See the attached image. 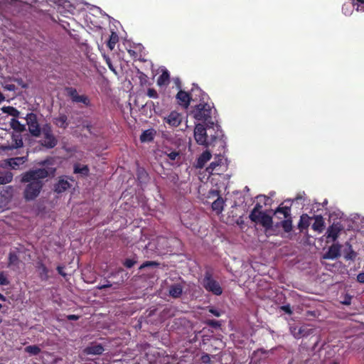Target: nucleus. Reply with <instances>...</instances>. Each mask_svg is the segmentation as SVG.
<instances>
[{
	"mask_svg": "<svg viewBox=\"0 0 364 364\" xmlns=\"http://www.w3.org/2000/svg\"><path fill=\"white\" fill-rule=\"evenodd\" d=\"M38 164L45 167L30 170L22 176V181L28 183L23 191L27 201L33 200L39 196L44 185L43 180L53 176L56 171L55 168L49 166L53 164L51 159L41 161Z\"/></svg>",
	"mask_w": 364,
	"mask_h": 364,
	"instance_id": "nucleus-1",
	"label": "nucleus"
},
{
	"mask_svg": "<svg viewBox=\"0 0 364 364\" xmlns=\"http://www.w3.org/2000/svg\"><path fill=\"white\" fill-rule=\"evenodd\" d=\"M211 112L212 108L208 103V101L202 102L193 106L191 110V114L193 117L198 121L202 122L211 119Z\"/></svg>",
	"mask_w": 364,
	"mask_h": 364,
	"instance_id": "nucleus-2",
	"label": "nucleus"
},
{
	"mask_svg": "<svg viewBox=\"0 0 364 364\" xmlns=\"http://www.w3.org/2000/svg\"><path fill=\"white\" fill-rule=\"evenodd\" d=\"M201 284L207 291L211 292L213 295L220 296L223 294V288L213 278L211 270L205 271Z\"/></svg>",
	"mask_w": 364,
	"mask_h": 364,
	"instance_id": "nucleus-3",
	"label": "nucleus"
},
{
	"mask_svg": "<svg viewBox=\"0 0 364 364\" xmlns=\"http://www.w3.org/2000/svg\"><path fill=\"white\" fill-rule=\"evenodd\" d=\"M41 133L43 139L39 141V144L46 148L53 149L58 144V139L53 133V129L50 124H46L43 126Z\"/></svg>",
	"mask_w": 364,
	"mask_h": 364,
	"instance_id": "nucleus-4",
	"label": "nucleus"
},
{
	"mask_svg": "<svg viewBox=\"0 0 364 364\" xmlns=\"http://www.w3.org/2000/svg\"><path fill=\"white\" fill-rule=\"evenodd\" d=\"M194 137L198 144L208 146L215 140L216 136L211 137L210 139L207 134L206 129L203 124H198L194 129Z\"/></svg>",
	"mask_w": 364,
	"mask_h": 364,
	"instance_id": "nucleus-5",
	"label": "nucleus"
},
{
	"mask_svg": "<svg viewBox=\"0 0 364 364\" xmlns=\"http://www.w3.org/2000/svg\"><path fill=\"white\" fill-rule=\"evenodd\" d=\"M65 91L68 97L70 98L74 103H82L85 107L91 106L90 99L86 95H79L76 88L73 87H65Z\"/></svg>",
	"mask_w": 364,
	"mask_h": 364,
	"instance_id": "nucleus-6",
	"label": "nucleus"
},
{
	"mask_svg": "<svg viewBox=\"0 0 364 364\" xmlns=\"http://www.w3.org/2000/svg\"><path fill=\"white\" fill-rule=\"evenodd\" d=\"M26 124L28 127L30 134L35 137H38L41 134L42 128L38 123V117L33 112L28 113L26 117Z\"/></svg>",
	"mask_w": 364,
	"mask_h": 364,
	"instance_id": "nucleus-7",
	"label": "nucleus"
},
{
	"mask_svg": "<svg viewBox=\"0 0 364 364\" xmlns=\"http://www.w3.org/2000/svg\"><path fill=\"white\" fill-rule=\"evenodd\" d=\"M343 230V226L340 222L333 223L327 228L325 236L326 237V243L331 242H335L339 237L341 232Z\"/></svg>",
	"mask_w": 364,
	"mask_h": 364,
	"instance_id": "nucleus-8",
	"label": "nucleus"
},
{
	"mask_svg": "<svg viewBox=\"0 0 364 364\" xmlns=\"http://www.w3.org/2000/svg\"><path fill=\"white\" fill-rule=\"evenodd\" d=\"M225 165L221 156L215 159L207 167L206 171L210 174H221L225 169Z\"/></svg>",
	"mask_w": 364,
	"mask_h": 364,
	"instance_id": "nucleus-9",
	"label": "nucleus"
},
{
	"mask_svg": "<svg viewBox=\"0 0 364 364\" xmlns=\"http://www.w3.org/2000/svg\"><path fill=\"white\" fill-rule=\"evenodd\" d=\"M164 121L171 127H178L183 121V115L177 111H171Z\"/></svg>",
	"mask_w": 364,
	"mask_h": 364,
	"instance_id": "nucleus-10",
	"label": "nucleus"
},
{
	"mask_svg": "<svg viewBox=\"0 0 364 364\" xmlns=\"http://www.w3.org/2000/svg\"><path fill=\"white\" fill-rule=\"evenodd\" d=\"M190 94L192 96V102H205L209 99L208 95L203 91L198 86L193 85Z\"/></svg>",
	"mask_w": 364,
	"mask_h": 364,
	"instance_id": "nucleus-11",
	"label": "nucleus"
},
{
	"mask_svg": "<svg viewBox=\"0 0 364 364\" xmlns=\"http://www.w3.org/2000/svg\"><path fill=\"white\" fill-rule=\"evenodd\" d=\"M178 104L185 109H187L191 101L192 96L190 92L179 90L176 96Z\"/></svg>",
	"mask_w": 364,
	"mask_h": 364,
	"instance_id": "nucleus-12",
	"label": "nucleus"
},
{
	"mask_svg": "<svg viewBox=\"0 0 364 364\" xmlns=\"http://www.w3.org/2000/svg\"><path fill=\"white\" fill-rule=\"evenodd\" d=\"M341 245L339 243H333L329 247L328 250L323 254V258L325 259H334L341 255Z\"/></svg>",
	"mask_w": 364,
	"mask_h": 364,
	"instance_id": "nucleus-13",
	"label": "nucleus"
},
{
	"mask_svg": "<svg viewBox=\"0 0 364 364\" xmlns=\"http://www.w3.org/2000/svg\"><path fill=\"white\" fill-rule=\"evenodd\" d=\"M255 223H259L266 230H269L272 228L273 221L272 216L266 214L265 213H259L258 219Z\"/></svg>",
	"mask_w": 364,
	"mask_h": 364,
	"instance_id": "nucleus-14",
	"label": "nucleus"
},
{
	"mask_svg": "<svg viewBox=\"0 0 364 364\" xmlns=\"http://www.w3.org/2000/svg\"><path fill=\"white\" fill-rule=\"evenodd\" d=\"M105 348L100 343H92L87 346L83 352L86 355H101L104 352Z\"/></svg>",
	"mask_w": 364,
	"mask_h": 364,
	"instance_id": "nucleus-15",
	"label": "nucleus"
},
{
	"mask_svg": "<svg viewBox=\"0 0 364 364\" xmlns=\"http://www.w3.org/2000/svg\"><path fill=\"white\" fill-rule=\"evenodd\" d=\"M71 185L68 180L64 178H60L58 181L54 185V191L57 193H61L68 190Z\"/></svg>",
	"mask_w": 364,
	"mask_h": 364,
	"instance_id": "nucleus-16",
	"label": "nucleus"
},
{
	"mask_svg": "<svg viewBox=\"0 0 364 364\" xmlns=\"http://www.w3.org/2000/svg\"><path fill=\"white\" fill-rule=\"evenodd\" d=\"M183 293V287L180 284H174L170 286L168 294L170 296L177 299L179 298Z\"/></svg>",
	"mask_w": 364,
	"mask_h": 364,
	"instance_id": "nucleus-17",
	"label": "nucleus"
},
{
	"mask_svg": "<svg viewBox=\"0 0 364 364\" xmlns=\"http://www.w3.org/2000/svg\"><path fill=\"white\" fill-rule=\"evenodd\" d=\"M21 260L15 251H11L9 254L8 267H18Z\"/></svg>",
	"mask_w": 364,
	"mask_h": 364,
	"instance_id": "nucleus-18",
	"label": "nucleus"
},
{
	"mask_svg": "<svg viewBox=\"0 0 364 364\" xmlns=\"http://www.w3.org/2000/svg\"><path fill=\"white\" fill-rule=\"evenodd\" d=\"M324 223L323 218L321 215H316L314 218V223L312 225V229L321 233L323 230Z\"/></svg>",
	"mask_w": 364,
	"mask_h": 364,
	"instance_id": "nucleus-19",
	"label": "nucleus"
},
{
	"mask_svg": "<svg viewBox=\"0 0 364 364\" xmlns=\"http://www.w3.org/2000/svg\"><path fill=\"white\" fill-rule=\"evenodd\" d=\"M54 124L60 128L66 129L69 124L68 117L65 114H60L54 119Z\"/></svg>",
	"mask_w": 364,
	"mask_h": 364,
	"instance_id": "nucleus-20",
	"label": "nucleus"
},
{
	"mask_svg": "<svg viewBox=\"0 0 364 364\" xmlns=\"http://www.w3.org/2000/svg\"><path fill=\"white\" fill-rule=\"evenodd\" d=\"M13 194L14 188L11 186H6L0 191L1 198H4V200H6V203L11 200Z\"/></svg>",
	"mask_w": 364,
	"mask_h": 364,
	"instance_id": "nucleus-21",
	"label": "nucleus"
},
{
	"mask_svg": "<svg viewBox=\"0 0 364 364\" xmlns=\"http://www.w3.org/2000/svg\"><path fill=\"white\" fill-rule=\"evenodd\" d=\"M37 269L40 271L39 275L40 278L43 281H46L48 279V269L46 266L42 262H38L36 266Z\"/></svg>",
	"mask_w": 364,
	"mask_h": 364,
	"instance_id": "nucleus-22",
	"label": "nucleus"
},
{
	"mask_svg": "<svg viewBox=\"0 0 364 364\" xmlns=\"http://www.w3.org/2000/svg\"><path fill=\"white\" fill-rule=\"evenodd\" d=\"M224 200L219 196L213 203L212 209L216 212L217 214H220L223 212L224 208Z\"/></svg>",
	"mask_w": 364,
	"mask_h": 364,
	"instance_id": "nucleus-23",
	"label": "nucleus"
},
{
	"mask_svg": "<svg viewBox=\"0 0 364 364\" xmlns=\"http://www.w3.org/2000/svg\"><path fill=\"white\" fill-rule=\"evenodd\" d=\"M136 176L141 183H146L149 179V174L144 168H138Z\"/></svg>",
	"mask_w": 364,
	"mask_h": 364,
	"instance_id": "nucleus-24",
	"label": "nucleus"
},
{
	"mask_svg": "<svg viewBox=\"0 0 364 364\" xmlns=\"http://www.w3.org/2000/svg\"><path fill=\"white\" fill-rule=\"evenodd\" d=\"M170 81V75L168 70H164L157 79V84L159 86L168 85Z\"/></svg>",
	"mask_w": 364,
	"mask_h": 364,
	"instance_id": "nucleus-25",
	"label": "nucleus"
},
{
	"mask_svg": "<svg viewBox=\"0 0 364 364\" xmlns=\"http://www.w3.org/2000/svg\"><path fill=\"white\" fill-rule=\"evenodd\" d=\"M346 245L348 248L345 250L344 258L346 260H354L356 257V252L353 250L352 245L349 242H346Z\"/></svg>",
	"mask_w": 364,
	"mask_h": 364,
	"instance_id": "nucleus-26",
	"label": "nucleus"
},
{
	"mask_svg": "<svg viewBox=\"0 0 364 364\" xmlns=\"http://www.w3.org/2000/svg\"><path fill=\"white\" fill-rule=\"evenodd\" d=\"M262 208V205L259 203H257L251 211L249 218L251 220V221H256L258 219V215H259V213H263L261 211Z\"/></svg>",
	"mask_w": 364,
	"mask_h": 364,
	"instance_id": "nucleus-27",
	"label": "nucleus"
},
{
	"mask_svg": "<svg viewBox=\"0 0 364 364\" xmlns=\"http://www.w3.org/2000/svg\"><path fill=\"white\" fill-rule=\"evenodd\" d=\"M211 159V154L208 151H205L202 153L198 159V166L203 167L205 164Z\"/></svg>",
	"mask_w": 364,
	"mask_h": 364,
	"instance_id": "nucleus-28",
	"label": "nucleus"
},
{
	"mask_svg": "<svg viewBox=\"0 0 364 364\" xmlns=\"http://www.w3.org/2000/svg\"><path fill=\"white\" fill-rule=\"evenodd\" d=\"M274 214H282L284 218H287L291 216V208L288 206H282L280 205L274 210Z\"/></svg>",
	"mask_w": 364,
	"mask_h": 364,
	"instance_id": "nucleus-29",
	"label": "nucleus"
},
{
	"mask_svg": "<svg viewBox=\"0 0 364 364\" xmlns=\"http://www.w3.org/2000/svg\"><path fill=\"white\" fill-rule=\"evenodd\" d=\"M26 161L25 157H16L10 159L9 161V166L14 168H17L20 165L23 164Z\"/></svg>",
	"mask_w": 364,
	"mask_h": 364,
	"instance_id": "nucleus-30",
	"label": "nucleus"
},
{
	"mask_svg": "<svg viewBox=\"0 0 364 364\" xmlns=\"http://www.w3.org/2000/svg\"><path fill=\"white\" fill-rule=\"evenodd\" d=\"M280 225L285 232H290L292 230L293 227L291 217L290 216L287 218H285V220L280 223Z\"/></svg>",
	"mask_w": 364,
	"mask_h": 364,
	"instance_id": "nucleus-31",
	"label": "nucleus"
},
{
	"mask_svg": "<svg viewBox=\"0 0 364 364\" xmlns=\"http://www.w3.org/2000/svg\"><path fill=\"white\" fill-rule=\"evenodd\" d=\"M203 323L206 326L213 328L215 329H220L222 326L221 321L214 319L205 318Z\"/></svg>",
	"mask_w": 364,
	"mask_h": 364,
	"instance_id": "nucleus-32",
	"label": "nucleus"
},
{
	"mask_svg": "<svg viewBox=\"0 0 364 364\" xmlns=\"http://www.w3.org/2000/svg\"><path fill=\"white\" fill-rule=\"evenodd\" d=\"M13 179V174L10 171L0 173V184H6L10 183Z\"/></svg>",
	"mask_w": 364,
	"mask_h": 364,
	"instance_id": "nucleus-33",
	"label": "nucleus"
},
{
	"mask_svg": "<svg viewBox=\"0 0 364 364\" xmlns=\"http://www.w3.org/2000/svg\"><path fill=\"white\" fill-rule=\"evenodd\" d=\"M1 109L4 113L12 116L14 117H18L20 113L16 108L11 106L3 107Z\"/></svg>",
	"mask_w": 364,
	"mask_h": 364,
	"instance_id": "nucleus-34",
	"label": "nucleus"
},
{
	"mask_svg": "<svg viewBox=\"0 0 364 364\" xmlns=\"http://www.w3.org/2000/svg\"><path fill=\"white\" fill-rule=\"evenodd\" d=\"M118 41H119V37H118L117 34L114 32H112L111 36L109 38L107 43V47L111 50H112L114 48L115 45L118 42Z\"/></svg>",
	"mask_w": 364,
	"mask_h": 364,
	"instance_id": "nucleus-35",
	"label": "nucleus"
},
{
	"mask_svg": "<svg viewBox=\"0 0 364 364\" xmlns=\"http://www.w3.org/2000/svg\"><path fill=\"white\" fill-rule=\"evenodd\" d=\"M154 139L153 131L148 129L142 132L140 136V140L141 142L151 141Z\"/></svg>",
	"mask_w": 364,
	"mask_h": 364,
	"instance_id": "nucleus-36",
	"label": "nucleus"
},
{
	"mask_svg": "<svg viewBox=\"0 0 364 364\" xmlns=\"http://www.w3.org/2000/svg\"><path fill=\"white\" fill-rule=\"evenodd\" d=\"M24 350L31 355H37L41 351V348L36 345L28 346L24 348Z\"/></svg>",
	"mask_w": 364,
	"mask_h": 364,
	"instance_id": "nucleus-37",
	"label": "nucleus"
},
{
	"mask_svg": "<svg viewBox=\"0 0 364 364\" xmlns=\"http://www.w3.org/2000/svg\"><path fill=\"white\" fill-rule=\"evenodd\" d=\"M11 127H12L13 129L20 132H23L26 129L25 125L21 124V122L16 119H11Z\"/></svg>",
	"mask_w": 364,
	"mask_h": 364,
	"instance_id": "nucleus-38",
	"label": "nucleus"
},
{
	"mask_svg": "<svg viewBox=\"0 0 364 364\" xmlns=\"http://www.w3.org/2000/svg\"><path fill=\"white\" fill-rule=\"evenodd\" d=\"M309 218L307 215H302L301 216V218L299 220L298 227L301 230H303L304 229H306L309 227Z\"/></svg>",
	"mask_w": 364,
	"mask_h": 364,
	"instance_id": "nucleus-39",
	"label": "nucleus"
},
{
	"mask_svg": "<svg viewBox=\"0 0 364 364\" xmlns=\"http://www.w3.org/2000/svg\"><path fill=\"white\" fill-rule=\"evenodd\" d=\"M290 331L293 336L296 339H299L304 336V329L302 328L291 327Z\"/></svg>",
	"mask_w": 364,
	"mask_h": 364,
	"instance_id": "nucleus-40",
	"label": "nucleus"
},
{
	"mask_svg": "<svg viewBox=\"0 0 364 364\" xmlns=\"http://www.w3.org/2000/svg\"><path fill=\"white\" fill-rule=\"evenodd\" d=\"M180 154L181 153L179 151H176V150L170 151L169 152H168V151L165 152V154L167 156V157L168 158V159L170 161H175L177 159H179Z\"/></svg>",
	"mask_w": 364,
	"mask_h": 364,
	"instance_id": "nucleus-41",
	"label": "nucleus"
},
{
	"mask_svg": "<svg viewBox=\"0 0 364 364\" xmlns=\"http://www.w3.org/2000/svg\"><path fill=\"white\" fill-rule=\"evenodd\" d=\"M205 309L208 310V312H210L211 314H213V316H215L216 317H220L223 313V311L222 310L217 309L213 306H208L205 308Z\"/></svg>",
	"mask_w": 364,
	"mask_h": 364,
	"instance_id": "nucleus-42",
	"label": "nucleus"
},
{
	"mask_svg": "<svg viewBox=\"0 0 364 364\" xmlns=\"http://www.w3.org/2000/svg\"><path fill=\"white\" fill-rule=\"evenodd\" d=\"M74 172L77 173H81L84 176H87L89 173V168L87 166L84 165L82 167H79L77 166H75L74 168Z\"/></svg>",
	"mask_w": 364,
	"mask_h": 364,
	"instance_id": "nucleus-43",
	"label": "nucleus"
},
{
	"mask_svg": "<svg viewBox=\"0 0 364 364\" xmlns=\"http://www.w3.org/2000/svg\"><path fill=\"white\" fill-rule=\"evenodd\" d=\"M159 264H160L156 261H146L139 267V269H143L146 267H157Z\"/></svg>",
	"mask_w": 364,
	"mask_h": 364,
	"instance_id": "nucleus-44",
	"label": "nucleus"
},
{
	"mask_svg": "<svg viewBox=\"0 0 364 364\" xmlns=\"http://www.w3.org/2000/svg\"><path fill=\"white\" fill-rule=\"evenodd\" d=\"M23 140L21 137H19V136L14 137L13 143L11 144L12 148H15V149L20 148V147L23 146Z\"/></svg>",
	"mask_w": 364,
	"mask_h": 364,
	"instance_id": "nucleus-45",
	"label": "nucleus"
},
{
	"mask_svg": "<svg viewBox=\"0 0 364 364\" xmlns=\"http://www.w3.org/2000/svg\"><path fill=\"white\" fill-rule=\"evenodd\" d=\"M136 262L137 261L134 259L127 258L124 261L123 264L127 268H132Z\"/></svg>",
	"mask_w": 364,
	"mask_h": 364,
	"instance_id": "nucleus-46",
	"label": "nucleus"
},
{
	"mask_svg": "<svg viewBox=\"0 0 364 364\" xmlns=\"http://www.w3.org/2000/svg\"><path fill=\"white\" fill-rule=\"evenodd\" d=\"M147 96L150 98L156 99L159 97L158 92L154 88H149L147 90Z\"/></svg>",
	"mask_w": 364,
	"mask_h": 364,
	"instance_id": "nucleus-47",
	"label": "nucleus"
},
{
	"mask_svg": "<svg viewBox=\"0 0 364 364\" xmlns=\"http://www.w3.org/2000/svg\"><path fill=\"white\" fill-rule=\"evenodd\" d=\"M9 284V281L5 276L4 273L3 272H0V285L1 286H6Z\"/></svg>",
	"mask_w": 364,
	"mask_h": 364,
	"instance_id": "nucleus-48",
	"label": "nucleus"
},
{
	"mask_svg": "<svg viewBox=\"0 0 364 364\" xmlns=\"http://www.w3.org/2000/svg\"><path fill=\"white\" fill-rule=\"evenodd\" d=\"M104 58L105 59V61H106V63L107 65V66L109 67V68L113 71L114 73H116V71H115V69L112 63V61L110 60V58L108 57V56H106V55H104Z\"/></svg>",
	"mask_w": 364,
	"mask_h": 364,
	"instance_id": "nucleus-49",
	"label": "nucleus"
},
{
	"mask_svg": "<svg viewBox=\"0 0 364 364\" xmlns=\"http://www.w3.org/2000/svg\"><path fill=\"white\" fill-rule=\"evenodd\" d=\"M281 309L289 315L292 314V310L289 304L282 306Z\"/></svg>",
	"mask_w": 364,
	"mask_h": 364,
	"instance_id": "nucleus-50",
	"label": "nucleus"
},
{
	"mask_svg": "<svg viewBox=\"0 0 364 364\" xmlns=\"http://www.w3.org/2000/svg\"><path fill=\"white\" fill-rule=\"evenodd\" d=\"M63 269H64V267L63 266L57 267V271H58V274L65 277L66 276V273L64 272Z\"/></svg>",
	"mask_w": 364,
	"mask_h": 364,
	"instance_id": "nucleus-51",
	"label": "nucleus"
},
{
	"mask_svg": "<svg viewBox=\"0 0 364 364\" xmlns=\"http://www.w3.org/2000/svg\"><path fill=\"white\" fill-rule=\"evenodd\" d=\"M67 318L69 321H77L80 318V316L75 314H70L67 316Z\"/></svg>",
	"mask_w": 364,
	"mask_h": 364,
	"instance_id": "nucleus-52",
	"label": "nucleus"
},
{
	"mask_svg": "<svg viewBox=\"0 0 364 364\" xmlns=\"http://www.w3.org/2000/svg\"><path fill=\"white\" fill-rule=\"evenodd\" d=\"M357 281L360 283L364 284V272L359 273L358 274Z\"/></svg>",
	"mask_w": 364,
	"mask_h": 364,
	"instance_id": "nucleus-53",
	"label": "nucleus"
},
{
	"mask_svg": "<svg viewBox=\"0 0 364 364\" xmlns=\"http://www.w3.org/2000/svg\"><path fill=\"white\" fill-rule=\"evenodd\" d=\"M353 6H358V5H364V0H353Z\"/></svg>",
	"mask_w": 364,
	"mask_h": 364,
	"instance_id": "nucleus-54",
	"label": "nucleus"
},
{
	"mask_svg": "<svg viewBox=\"0 0 364 364\" xmlns=\"http://www.w3.org/2000/svg\"><path fill=\"white\" fill-rule=\"evenodd\" d=\"M350 302H351V296L347 295L346 296L344 301H342V304L344 305H350Z\"/></svg>",
	"mask_w": 364,
	"mask_h": 364,
	"instance_id": "nucleus-55",
	"label": "nucleus"
},
{
	"mask_svg": "<svg viewBox=\"0 0 364 364\" xmlns=\"http://www.w3.org/2000/svg\"><path fill=\"white\" fill-rule=\"evenodd\" d=\"M170 179L171 180V181H173V183H176L177 181L178 180V176L177 174L173 173L170 175Z\"/></svg>",
	"mask_w": 364,
	"mask_h": 364,
	"instance_id": "nucleus-56",
	"label": "nucleus"
},
{
	"mask_svg": "<svg viewBox=\"0 0 364 364\" xmlns=\"http://www.w3.org/2000/svg\"><path fill=\"white\" fill-rule=\"evenodd\" d=\"M5 89L9 91H14L16 89V86L13 84L6 85L5 86Z\"/></svg>",
	"mask_w": 364,
	"mask_h": 364,
	"instance_id": "nucleus-57",
	"label": "nucleus"
},
{
	"mask_svg": "<svg viewBox=\"0 0 364 364\" xmlns=\"http://www.w3.org/2000/svg\"><path fill=\"white\" fill-rule=\"evenodd\" d=\"M356 9L357 11H364V4L362 6L358 5Z\"/></svg>",
	"mask_w": 364,
	"mask_h": 364,
	"instance_id": "nucleus-58",
	"label": "nucleus"
},
{
	"mask_svg": "<svg viewBox=\"0 0 364 364\" xmlns=\"http://www.w3.org/2000/svg\"><path fill=\"white\" fill-rule=\"evenodd\" d=\"M0 300H1V301H5L6 300L5 296L2 294H1V293H0Z\"/></svg>",
	"mask_w": 364,
	"mask_h": 364,
	"instance_id": "nucleus-59",
	"label": "nucleus"
},
{
	"mask_svg": "<svg viewBox=\"0 0 364 364\" xmlns=\"http://www.w3.org/2000/svg\"><path fill=\"white\" fill-rule=\"evenodd\" d=\"M111 285H103L100 289H105L106 287H110Z\"/></svg>",
	"mask_w": 364,
	"mask_h": 364,
	"instance_id": "nucleus-60",
	"label": "nucleus"
},
{
	"mask_svg": "<svg viewBox=\"0 0 364 364\" xmlns=\"http://www.w3.org/2000/svg\"><path fill=\"white\" fill-rule=\"evenodd\" d=\"M328 364H340V363L338 362H336V361H333V362H331Z\"/></svg>",
	"mask_w": 364,
	"mask_h": 364,
	"instance_id": "nucleus-61",
	"label": "nucleus"
},
{
	"mask_svg": "<svg viewBox=\"0 0 364 364\" xmlns=\"http://www.w3.org/2000/svg\"><path fill=\"white\" fill-rule=\"evenodd\" d=\"M247 190H249L247 186H245V191H247Z\"/></svg>",
	"mask_w": 364,
	"mask_h": 364,
	"instance_id": "nucleus-62",
	"label": "nucleus"
},
{
	"mask_svg": "<svg viewBox=\"0 0 364 364\" xmlns=\"http://www.w3.org/2000/svg\"><path fill=\"white\" fill-rule=\"evenodd\" d=\"M247 190H249L247 186H245V191H247Z\"/></svg>",
	"mask_w": 364,
	"mask_h": 364,
	"instance_id": "nucleus-63",
	"label": "nucleus"
},
{
	"mask_svg": "<svg viewBox=\"0 0 364 364\" xmlns=\"http://www.w3.org/2000/svg\"><path fill=\"white\" fill-rule=\"evenodd\" d=\"M85 364H96V363H85Z\"/></svg>",
	"mask_w": 364,
	"mask_h": 364,
	"instance_id": "nucleus-64",
	"label": "nucleus"
}]
</instances>
